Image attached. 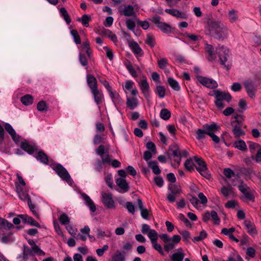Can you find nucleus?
<instances>
[{
  "instance_id": "1",
  "label": "nucleus",
  "mask_w": 261,
  "mask_h": 261,
  "mask_svg": "<svg viewBox=\"0 0 261 261\" xmlns=\"http://www.w3.org/2000/svg\"><path fill=\"white\" fill-rule=\"evenodd\" d=\"M207 24L210 32L215 38L223 40L227 37V28L223 23L220 21L208 20Z\"/></svg>"
},
{
  "instance_id": "2",
  "label": "nucleus",
  "mask_w": 261,
  "mask_h": 261,
  "mask_svg": "<svg viewBox=\"0 0 261 261\" xmlns=\"http://www.w3.org/2000/svg\"><path fill=\"white\" fill-rule=\"evenodd\" d=\"M238 189L243 193L246 200L254 202L255 201V191L247 186L243 181H241L240 184L238 186Z\"/></svg>"
},
{
  "instance_id": "3",
  "label": "nucleus",
  "mask_w": 261,
  "mask_h": 261,
  "mask_svg": "<svg viewBox=\"0 0 261 261\" xmlns=\"http://www.w3.org/2000/svg\"><path fill=\"white\" fill-rule=\"evenodd\" d=\"M216 51L219 57L221 64L227 70H229L230 67L229 65L225 64V62L227 61L229 57V51L228 48L224 46H218L217 47Z\"/></svg>"
},
{
  "instance_id": "4",
  "label": "nucleus",
  "mask_w": 261,
  "mask_h": 261,
  "mask_svg": "<svg viewBox=\"0 0 261 261\" xmlns=\"http://www.w3.org/2000/svg\"><path fill=\"white\" fill-rule=\"evenodd\" d=\"M195 162L198 164V166L196 167V170L204 177L209 179L211 177V174L207 168L206 164L204 160L200 158L197 156L194 157Z\"/></svg>"
},
{
  "instance_id": "5",
  "label": "nucleus",
  "mask_w": 261,
  "mask_h": 261,
  "mask_svg": "<svg viewBox=\"0 0 261 261\" xmlns=\"http://www.w3.org/2000/svg\"><path fill=\"white\" fill-rule=\"evenodd\" d=\"M231 96L229 93L219 90V92L217 94V98L215 100V103L219 109H223L225 107L223 100L229 102L231 101Z\"/></svg>"
},
{
  "instance_id": "6",
  "label": "nucleus",
  "mask_w": 261,
  "mask_h": 261,
  "mask_svg": "<svg viewBox=\"0 0 261 261\" xmlns=\"http://www.w3.org/2000/svg\"><path fill=\"white\" fill-rule=\"evenodd\" d=\"M58 175L64 180L69 182L70 180V176L66 169L60 164H55L51 166Z\"/></svg>"
},
{
  "instance_id": "7",
  "label": "nucleus",
  "mask_w": 261,
  "mask_h": 261,
  "mask_svg": "<svg viewBox=\"0 0 261 261\" xmlns=\"http://www.w3.org/2000/svg\"><path fill=\"white\" fill-rule=\"evenodd\" d=\"M160 16H155L152 18V21L155 25L163 33H170L171 32V27L170 25L165 22L160 21Z\"/></svg>"
},
{
  "instance_id": "8",
  "label": "nucleus",
  "mask_w": 261,
  "mask_h": 261,
  "mask_svg": "<svg viewBox=\"0 0 261 261\" xmlns=\"http://www.w3.org/2000/svg\"><path fill=\"white\" fill-rule=\"evenodd\" d=\"M197 79L201 84L208 88L215 89L218 87L217 83L212 79L201 76H197Z\"/></svg>"
},
{
  "instance_id": "9",
  "label": "nucleus",
  "mask_w": 261,
  "mask_h": 261,
  "mask_svg": "<svg viewBox=\"0 0 261 261\" xmlns=\"http://www.w3.org/2000/svg\"><path fill=\"white\" fill-rule=\"evenodd\" d=\"M203 128L205 131L206 135L209 136L212 134H215L219 130L220 127L215 123L211 124H205L203 125Z\"/></svg>"
},
{
  "instance_id": "10",
  "label": "nucleus",
  "mask_w": 261,
  "mask_h": 261,
  "mask_svg": "<svg viewBox=\"0 0 261 261\" xmlns=\"http://www.w3.org/2000/svg\"><path fill=\"white\" fill-rule=\"evenodd\" d=\"M139 84L144 96L148 100L149 98V86L147 83L146 77H144V79L139 83Z\"/></svg>"
},
{
  "instance_id": "11",
  "label": "nucleus",
  "mask_w": 261,
  "mask_h": 261,
  "mask_svg": "<svg viewBox=\"0 0 261 261\" xmlns=\"http://www.w3.org/2000/svg\"><path fill=\"white\" fill-rule=\"evenodd\" d=\"M102 202L107 208H111L114 207V201L111 194L104 193L102 194Z\"/></svg>"
},
{
  "instance_id": "12",
  "label": "nucleus",
  "mask_w": 261,
  "mask_h": 261,
  "mask_svg": "<svg viewBox=\"0 0 261 261\" xmlns=\"http://www.w3.org/2000/svg\"><path fill=\"white\" fill-rule=\"evenodd\" d=\"M244 86L248 95L253 98L255 96V89L254 83L251 80H247L244 82Z\"/></svg>"
},
{
  "instance_id": "13",
  "label": "nucleus",
  "mask_w": 261,
  "mask_h": 261,
  "mask_svg": "<svg viewBox=\"0 0 261 261\" xmlns=\"http://www.w3.org/2000/svg\"><path fill=\"white\" fill-rule=\"evenodd\" d=\"M128 45L134 54L137 55V57H142L143 56V51L136 41H129Z\"/></svg>"
},
{
  "instance_id": "14",
  "label": "nucleus",
  "mask_w": 261,
  "mask_h": 261,
  "mask_svg": "<svg viewBox=\"0 0 261 261\" xmlns=\"http://www.w3.org/2000/svg\"><path fill=\"white\" fill-rule=\"evenodd\" d=\"M119 12L125 16H133L135 14L134 8L132 5H125L123 8H119Z\"/></svg>"
},
{
  "instance_id": "15",
  "label": "nucleus",
  "mask_w": 261,
  "mask_h": 261,
  "mask_svg": "<svg viewBox=\"0 0 261 261\" xmlns=\"http://www.w3.org/2000/svg\"><path fill=\"white\" fill-rule=\"evenodd\" d=\"M91 93L93 96V98L95 102L99 105L101 103L103 99L104 96L102 92L99 90L98 89H94L91 90Z\"/></svg>"
},
{
  "instance_id": "16",
  "label": "nucleus",
  "mask_w": 261,
  "mask_h": 261,
  "mask_svg": "<svg viewBox=\"0 0 261 261\" xmlns=\"http://www.w3.org/2000/svg\"><path fill=\"white\" fill-rule=\"evenodd\" d=\"M116 183L120 189L119 192L125 193L128 191L129 186L126 180L123 178H119L116 179Z\"/></svg>"
},
{
  "instance_id": "17",
  "label": "nucleus",
  "mask_w": 261,
  "mask_h": 261,
  "mask_svg": "<svg viewBox=\"0 0 261 261\" xmlns=\"http://www.w3.org/2000/svg\"><path fill=\"white\" fill-rule=\"evenodd\" d=\"M81 196L85 200L86 205L89 207L90 211L92 212H95L96 210V206L90 197L84 193L81 194Z\"/></svg>"
},
{
  "instance_id": "18",
  "label": "nucleus",
  "mask_w": 261,
  "mask_h": 261,
  "mask_svg": "<svg viewBox=\"0 0 261 261\" xmlns=\"http://www.w3.org/2000/svg\"><path fill=\"white\" fill-rule=\"evenodd\" d=\"M166 13L171 14V15L180 18L182 19H187L188 15L185 12H180L176 9H167L165 11Z\"/></svg>"
},
{
  "instance_id": "19",
  "label": "nucleus",
  "mask_w": 261,
  "mask_h": 261,
  "mask_svg": "<svg viewBox=\"0 0 261 261\" xmlns=\"http://www.w3.org/2000/svg\"><path fill=\"white\" fill-rule=\"evenodd\" d=\"M19 217H20L23 221L25 223H27L38 228H40L41 227L39 223H38L31 217L28 216L27 215H19Z\"/></svg>"
},
{
  "instance_id": "20",
  "label": "nucleus",
  "mask_w": 261,
  "mask_h": 261,
  "mask_svg": "<svg viewBox=\"0 0 261 261\" xmlns=\"http://www.w3.org/2000/svg\"><path fill=\"white\" fill-rule=\"evenodd\" d=\"M231 124L232 126V132L235 138H239L240 137L245 135V131L242 129L239 124H235L233 123Z\"/></svg>"
},
{
  "instance_id": "21",
  "label": "nucleus",
  "mask_w": 261,
  "mask_h": 261,
  "mask_svg": "<svg viewBox=\"0 0 261 261\" xmlns=\"http://www.w3.org/2000/svg\"><path fill=\"white\" fill-rule=\"evenodd\" d=\"M5 128L6 130L11 136L13 141L15 142H18L19 141V136L16 134L15 130L10 124L6 123L5 125Z\"/></svg>"
},
{
  "instance_id": "22",
  "label": "nucleus",
  "mask_w": 261,
  "mask_h": 261,
  "mask_svg": "<svg viewBox=\"0 0 261 261\" xmlns=\"http://www.w3.org/2000/svg\"><path fill=\"white\" fill-rule=\"evenodd\" d=\"M244 225L249 234L252 236L257 234V230L254 223H252L250 221L245 220L244 221Z\"/></svg>"
},
{
  "instance_id": "23",
  "label": "nucleus",
  "mask_w": 261,
  "mask_h": 261,
  "mask_svg": "<svg viewBox=\"0 0 261 261\" xmlns=\"http://www.w3.org/2000/svg\"><path fill=\"white\" fill-rule=\"evenodd\" d=\"M87 82L91 90L97 89V83L96 78L91 74L87 75Z\"/></svg>"
},
{
  "instance_id": "24",
  "label": "nucleus",
  "mask_w": 261,
  "mask_h": 261,
  "mask_svg": "<svg viewBox=\"0 0 261 261\" xmlns=\"http://www.w3.org/2000/svg\"><path fill=\"white\" fill-rule=\"evenodd\" d=\"M138 206L141 211V215L144 219H148L149 213L147 208L143 207V204L142 200L140 198L137 199Z\"/></svg>"
},
{
  "instance_id": "25",
  "label": "nucleus",
  "mask_w": 261,
  "mask_h": 261,
  "mask_svg": "<svg viewBox=\"0 0 261 261\" xmlns=\"http://www.w3.org/2000/svg\"><path fill=\"white\" fill-rule=\"evenodd\" d=\"M169 151L171 152L174 157L181 158V153L178 146L176 144L172 145L169 147Z\"/></svg>"
},
{
  "instance_id": "26",
  "label": "nucleus",
  "mask_w": 261,
  "mask_h": 261,
  "mask_svg": "<svg viewBox=\"0 0 261 261\" xmlns=\"http://www.w3.org/2000/svg\"><path fill=\"white\" fill-rule=\"evenodd\" d=\"M36 158L40 162L44 164H48V158L47 155L42 151H39L38 152Z\"/></svg>"
},
{
  "instance_id": "27",
  "label": "nucleus",
  "mask_w": 261,
  "mask_h": 261,
  "mask_svg": "<svg viewBox=\"0 0 261 261\" xmlns=\"http://www.w3.org/2000/svg\"><path fill=\"white\" fill-rule=\"evenodd\" d=\"M148 166L151 168L154 174L158 175L161 173V170L160 169L158 163L156 161H151L148 162Z\"/></svg>"
},
{
  "instance_id": "28",
  "label": "nucleus",
  "mask_w": 261,
  "mask_h": 261,
  "mask_svg": "<svg viewBox=\"0 0 261 261\" xmlns=\"http://www.w3.org/2000/svg\"><path fill=\"white\" fill-rule=\"evenodd\" d=\"M233 146L243 151H246L247 149L246 143L243 140H239L234 142Z\"/></svg>"
},
{
  "instance_id": "29",
  "label": "nucleus",
  "mask_w": 261,
  "mask_h": 261,
  "mask_svg": "<svg viewBox=\"0 0 261 261\" xmlns=\"http://www.w3.org/2000/svg\"><path fill=\"white\" fill-rule=\"evenodd\" d=\"M167 82L169 86L175 91H179L180 89L178 83L172 77H168Z\"/></svg>"
},
{
  "instance_id": "30",
  "label": "nucleus",
  "mask_w": 261,
  "mask_h": 261,
  "mask_svg": "<svg viewBox=\"0 0 261 261\" xmlns=\"http://www.w3.org/2000/svg\"><path fill=\"white\" fill-rule=\"evenodd\" d=\"M16 189L18 196L21 200L23 201L27 200V201H28L29 199H31L28 194L22 191V188L20 186H16Z\"/></svg>"
},
{
  "instance_id": "31",
  "label": "nucleus",
  "mask_w": 261,
  "mask_h": 261,
  "mask_svg": "<svg viewBox=\"0 0 261 261\" xmlns=\"http://www.w3.org/2000/svg\"><path fill=\"white\" fill-rule=\"evenodd\" d=\"M33 97L29 94H27L21 97V102L25 106H29L33 102Z\"/></svg>"
},
{
  "instance_id": "32",
  "label": "nucleus",
  "mask_w": 261,
  "mask_h": 261,
  "mask_svg": "<svg viewBox=\"0 0 261 261\" xmlns=\"http://www.w3.org/2000/svg\"><path fill=\"white\" fill-rule=\"evenodd\" d=\"M228 17L230 22H236L238 19V11L234 9H231L228 13Z\"/></svg>"
},
{
  "instance_id": "33",
  "label": "nucleus",
  "mask_w": 261,
  "mask_h": 261,
  "mask_svg": "<svg viewBox=\"0 0 261 261\" xmlns=\"http://www.w3.org/2000/svg\"><path fill=\"white\" fill-rule=\"evenodd\" d=\"M125 253L116 252L112 256L111 261H125Z\"/></svg>"
},
{
  "instance_id": "34",
  "label": "nucleus",
  "mask_w": 261,
  "mask_h": 261,
  "mask_svg": "<svg viewBox=\"0 0 261 261\" xmlns=\"http://www.w3.org/2000/svg\"><path fill=\"white\" fill-rule=\"evenodd\" d=\"M248 144L249 149L252 153H254L256 150H258L261 148V146L257 143L251 141L247 142Z\"/></svg>"
},
{
  "instance_id": "35",
  "label": "nucleus",
  "mask_w": 261,
  "mask_h": 261,
  "mask_svg": "<svg viewBox=\"0 0 261 261\" xmlns=\"http://www.w3.org/2000/svg\"><path fill=\"white\" fill-rule=\"evenodd\" d=\"M60 12L62 17H63L66 22L69 24L71 22V19L67 10L65 8H61L60 9Z\"/></svg>"
},
{
  "instance_id": "36",
  "label": "nucleus",
  "mask_w": 261,
  "mask_h": 261,
  "mask_svg": "<svg viewBox=\"0 0 261 261\" xmlns=\"http://www.w3.org/2000/svg\"><path fill=\"white\" fill-rule=\"evenodd\" d=\"M126 103L127 106L131 109L133 110L136 107H137L138 105V101L136 98H127Z\"/></svg>"
},
{
  "instance_id": "37",
  "label": "nucleus",
  "mask_w": 261,
  "mask_h": 261,
  "mask_svg": "<svg viewBox=\"0 0 261 261\" xmlns=\"http://www.w3.org/2000/svg\"><path fill=\"white\" fill-rule=\"evenodd\" d=\"M168 190L170 191V193L177 195V194L180 193V187L176 185L170 184L168 186Z\"/></svg>"
},
{
  "instance_id": "38",
  "label": "nucleus",
  "mask_w": 261,
  "mask_h": 261,
  "mask_svg": "<svg viewBox=\"0 0 261 261\" xmlns=\"http://www.w3.org/2000/svg\"><path fill=\"white\" fill-rule=\"evenodd\" d=\"M154 92L160 98H163L165 96L166 91L165 87L163 86H156Z\"/></svg>"
},
{
  "instance_id": "39",
  "label": "nucleus",
  "mask_w": 261,
  "mask_h": 261,
  "mask_svg": "<svg viewBox=\"0 0 261 261\" xmlns=\"http://www.w3.org/2000/svg\"><path fill=\"white\" fill-rule=\"evenodd\" d=\"M205 50L208 53V59L210 61H213L215 59L213 54L214 48L212 45L206 44Z\"/></svg>"
},
{
  "instance_id": "40",
  "label": "nucleus",
  "mask_w": 261,
  "mask_h": 261,
  "mask_svg": "<svg viewBox=\"0 0 261 261\" xmlns=\"http://www.w3.org/2000/svg\"><path fill=\"white\" fill-rule=\"evenodd\" d=\"M184 256L185 254L182 252H175L172 255L171 259L172 261H182Z\"/></svg>"
},
{
  "instance_id": "41",
  "label": "nucleus",
  "mask_w": 261,
  "mask_h": 261,
  "mask_svg": "<svg viewBox=\"0 0 261 261\" xmlns=\"http://www.w3.org/2000/svg\"><path fill=\"white\" fill-rule=\"evenodd\" d=\"M59 220L62 225H67L70 223V218L65 213H63L60 216Z\"/></svg>"
},
{
  "instance_id": "42",
  "label": "nucleus",
  "mask_w": 261,
  "mask_h": 261,
  "mask_svg": "<svg viewBox=\"0 0 261 261\" xmlns=\"http://www.w3.org/2000/svg\"><path fill=\"white\" fill-rule=\"evenodd\" d=\"M21 148L29 154H32L34 151L33 147L27 142H21Z\"/></svg>"
},
{
  "instance_id": "43",
  "label": "nucleus",
  "mask_w": 261,
  "mask_h": 261,
  "mask_svg": "<svg viewBox=\"0 0 261 261\" xmlns=\"http://www.w3.org/2000/svg\"><path fill=\"white\" fill-rule=\"evenodd\" d=\"M0 224L3 226L4 229H10L14 228V225L10 222H8L7 220L0 217Z\"/></svg>"
},
{
  "instance_id": "44",
  "label": "nucleus",
  "mask_w": 261,
  "mask_h": 261,
  "mask_svg": "<svg viewBox=\"0 0 261 261\" xmlns=\"http://www.w3.org/2000/svg\"><path fill=\"white\" fill-rule=\"evenodd\" d=\"M108 92L114 102H119L120 101V97L119 94L116 92H114L112 91V88L108 90Z\"/></svg>"
},
{
  "instance_id": "45",
  "label": "nucleus",
  "mask_w": 261,
  "mask_h": 261,
  "mask_svg": "<svg viewBox=\"0 0 261 261\" xmlns=\"http://www.w3.org/2000/svg\"><path fill=\"white\" fill-rule=\"evenodd\" d=\"M102 34L107 36L114 42L117 41V38L115 34H113L110 30L105 29L102 31Z\"/></svg>"
},
{
  "instance_id": "46",
  "label": "nucleus",
  "mask_w": 261,
  "mask_h": 261,
  "mask_svg": "<svg viewBox=\"0 0 261 261\" xmlns=\"http://www.w3.org/2000/svg\"><path fill=\"white\" fill-rule=\"evenodd\" d=\"M170 116L171 113L168 110L166 109H164L161 111L160 117L162 119L165 120H167L170 118Z\"/></svg>"
},
{
  "instance_id": "47",
  "label": "nucleus",
  "mask_w": 261,
  "mask_h": 261,
  "mask_svg": "<svg viewBox=\"0 0 261 261\" xmlns=\"http://www.w3.org/2000/svg\"><path fill=\"white\" fill-rule=\"evenodd\" d=\"M196 138L198 140H201L205 138L206 133L204 129L198 128L196 131Z\"/></svg>"
},
{
  "instance_id": "48",
  "label": "nucleus",
  "mask_w": 261,
  "mask_h": 261,
  "mask_svg": "<svg viewBox=\"0 0 261 261\" xmlns=\"http://www.w3.org/2000/svg\"><path fill=\"white\" fill-rule=\"evenodd\" d=\"M70 33L74 39V41L76 44H80L81 43V38L77 31L75 30H72Z\"/></svg>"
},
{
  "instance_id": "49",
  "label": "nucleus",
  "mask_w": 261,
  "mask_h": 261,
  "mask_svg": "<svg viewBox=\"0 0 261 261\" xmlns=\"http://www.w3.org/2000/svg\"><path fill=\"white\" fill-rule=\"evenodd\" d=\"M90 20L91 17L89 15L84 14L82 16L81 19H78V21H81L84 26L87 27L89 26V22Z\"/></svg>"
},
{
  "instance_id": "50",
  "label": "nucleus",
  "mask_w": 261,
  "mask_h": 261,
  "mask_svg": "<svg viewBox=\"0 0 261 261\" xmlns=\"http://www.w3.org/2000/svg\"><path fill=\"white\" fill-rule=\"evenodd\" d=\"M184 36L188 38L189 40H190L194 42L199 41L201 39L200 36L196 35L194 34H190V33H186L184 34Z\"/></svg>"
},
{
  "instance_id": "51",
  "label": "nucleus",
  "mask_w": 261,
  "mask_h": 261,
  "mask_svg": "<svg viewBox=\"0 0 261 261\" xmlns=\"http://www.w3.org/2000/svg\"><path fill=\"white\" fill-rule=\"evenodd\" d=\"M148 237L151 243L155 242L158 239V233L155 230L151 229L148 232Z\"/></svg>"
},
{
  "instance_id": "52",
  "label": "nucleus",
  "mask_w": 261,
  "mask_h": 261,
  "mask_svg": "<svg viewBox=\"0 0 261 261\" xmlns=\"http://www.w3.org/2000/svg\"><path fill=\"white\" fill-rule=\"evenodd\" d=\"M37 109L40 112H46L47 110V107L45 101H39L37 106Z\"/></svg>"
},
{
  "instance_id": "53",
  "label": "nucleus",
  "mask_w": 261,
  "mask_h": 261,
  "mask_svg": "<svg viewBox=\"0 0 261 261\" xmlns=\"http://www.w3.org/2000/svg\"><path fill=\"white\" fill-rule=\"evenodd\" d=\"M96 233L97 238H101L105 237L110 238L111 236V232L110 231H108V233H106L105 231L102 230L101 229H97Z\"/></svg>"
},
{
  "instance_id": "54",
  "label": "nucleus",
  "mask_w": 261,
  "mask_h": 261,
  "mask_svg": "<svg viewBox=\"0 0 261 261\" xmlns=\"http://www.w3.org/2000/svg\"><path fill=\"white\" fill-rule=\"evenodd\" d=\"M158 64L160 68L164 69L168 65L167 59L164 58L158 60Z\"/></svg>"
},
{
  "instance_id": "55",
  "label": "nucleus",
  "mask_w": 261,
  "mask_h": 261,
  "mask_svg": "<svg viewBox=\"0 0 261 261\" xmlns=\"http://www.w3.org/2000/svg\"><path fill=\"white\" fill-rule=\"evenodd\" d=\"M239 106L240 109L239 112L243 113L244 111L246 110L247 109V102L246 101L242 98L241 99L239 102Z\"/></svg>"
},
{
  "instance_id": "56",
  "label": "nucleus",
  "mask_w": 261,
  "mask_h": 261,
  "mask_svg": "<svg viewBox=\"0 0 261 261\" xmlns=\"http://www.w3.org/2000/svg\"><path fill=\"white\" fill-rule=\"evenodd\" d=\"M211 217L214 221V224L217 225L219 224L220 222V219L219 218L217 213L216 212L214 211H212L211 212Z\"/></svg>"
},
{
  "instance_id": "57",
  "label": "nucleus",
  "mask_w": 261,
  "mask_h": 261,
  "mask_svg": "<svg viewBox=\"0 0 261 261\" xmlns=\"http://www.w3.org/2000/svg\"><path fill=\"white\" fill-rule=\"evenodd\" d=\"M145 42L151 47H153L155 44L154 39L149 34L147 35Z\"/></svg>"
},
{
  "instance_id": "58",
  "label": "nucleus",
  "mask_w": 261,
  "mask_h": 261,
  "mask_svg": "<svg viewBox=\"0 0 261 261\" xmlns=\"http://www.w3.org/2000/svg\"><path fill=\"white\" fill-rule=\"evenodd\" d=\"M126 67L129 73L133 77H137L138 76V74L137 73L136 70L135 68L132 66L131 64H128L126 66Z\"/></svg>"
},
{
  "instance_id": "59",
  "label": "nucleus",
  "mask_w": 261,
  "mask_h": 261,
  "mask_svg": "<svg viewBox=\"0 0 261 261\" xmlns=\"http://www.w3.org/2000/svg\"><path fill=\"white\" fill-rule=\"evenodd\" d=\"M184 165L186 169L190 171H191L192 170H194V164L191 159H188L186 160Z\"/></svg>"
},
{
  "instance_id": "60",
  "label": "nucleus",
  "mask_w": 261,
  "mask_h": 261,
  "mask_svg": "<svg viewBox=\"0 0 261 261\" xmlns=\"http://www.w3.org/2000/svg\"><path fill=\"white\" fill-rule=\"evenodd\" d=\"M126 25L128 29L134 31L135 28V22L132 19H126Z\"/></svg>"
},
{
  "instance_id": "61",
  "label": "nucleus",
  "mask_w": 261,
  "mask_h": 261,
  "mask_svg": "<svg viewBox=\"0 0 261 261\" xmlns=\"http://www.w3.org/2000/svg\"><path fill=\"white\" fill-rule=\"evenodd\" d=\"M2 241L4 243H7L13 241L12 233L9 232L8 235L4 234L2 237Z\"/></svg>"
},
{
  "instance_id": "62",
  "label": "nucleus",
  "mask_w": 261,
  "mask_h": 261,
  "mask_svg": "<svg viewBox=\"0 0 261 261\" xmlns=\"http://www.w3.org/2000/svg\"><path fill=\"white\" fill-rule=\"evenodd\" d=\"M103 164H104L101 160L96 159L94 165L95 169L99 172H101Z\"/></svg>"
},
{
  "instance_id": "63",
  "label": "nucleus",
  "mask_w": 261,
  "mask_h": 261,
  "mask_svg": "<svg viewBox=\"0 0 261 261\" xmlns=\"http://www.w3.org/2000/svg\"><path fill=\"white\" fill-rule=\"evenodd\" d=\"M102 161L103 162V164H110L111 162V156L109 155V153H107L106 154L100 156Z\"/></svg>"
},
{
  "instance_id": "64",
  "label": "nucleus",
  "mask_w": 261,
  "mask_h": 261,
  "mask_svg": "<svg viewBox=\"0 0 261 261\" xmlns=\"http://www.w3.org/2000/svg\"><path fill=\"white\" fill-rule=\"evenodd\" d=\"M223 173L228 178L233 177L235 175L234 172L230 168L225 169Z\"/></svg>"
}]
</instances>
